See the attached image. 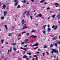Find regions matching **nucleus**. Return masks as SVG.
Returning a JSON list of instances; mask_svg holds the SVG:
<instances>
[{
	"label": "nucleus",
	"instance_id": "f257e3e1",
	"mask_svg": "<svg viewBox=\"0 0 60 60\" xmlns=\"http://www.w3.org/2000/svg\"><path fill=\"white\" fill-rule=\"evenodd\" d=\"M54 52L55 53H57V54H58V51L56 50V49H52V54H53Z\"/></svg>",
	"mask_w": 60,
	"mask_h": 60
},
{
	"label": "nucleus",
	"instance_id": "f03ea898",
	"mask_svg": "<svg viewBox=\"0 0 60 60\" xmlns=\"http://www.w3.org/2000/svg\"><path fill=\"white\" fill-rule=\"evenodd\" d=\"M3 8H2V9H4L6 7V5L5 4L3 5V6L2 7Z\"/></svg>",
	"mask_w": 60,
	"mask_h": 60
},
{
	"label": "nucleus",
	"instance_id": "7ed1b4c3",
	"mask_svg": "<svg viewBox=\"0 0 60 60\" xmlns=\"http://www.w3.org/2000/svg\"><path fill=\"white\" fill-rule=\"evenodd\" d=\"M26 25H24L23 28V29H25V28H28V27H26Z\"/></svg>",
	"mask_w": 60,
	"mask_h": 60
},
{
	"label": "nucleus",
	"instance_id": "20e7f679",
	"mask_svg": "<svg viewBox=\"0 0 60 60\" xmlns=\"http://www.w3.org/2000/svg\"><path fill=\"white\" fill-rule=\"evenodd\" d=\"M31 37H33V38H37V37L35 36H34V35L31 36Z\"/></svg>",
	"mask_w": 60,
	"mask_h": 60
},
{
	"label": "nucleus",
	"instance_id": "39448f33",
	"mask_svg": "<svg viewBox=\"0 0 60 60\" xmlns=\"http://www.w3.org/2000/svg\"><path fill=\"white\" fill-rule=\"evenodd\" d=\"M57 19H60V15H58V16H57Z\"/></svg>",
	"mask_w": 60,
	"mask_h": 60
},
{
	"label": "nucleus",
	"instance_id": "423d86ee",
	"mask_svg": "<svg viewBox=\"0 0 60 60\" xmlns=\"http://www.w3.org/2000/svg\"><path fill=\"white\" fill-rule=\"evenodd\" d=\"M55 5H56V7H58V6L59 5V4L57 3H55Z\"/></svg>",
	"mask_w": 60,
	"mask_h": 60
},
{
	"label": "nucleus",
	"instance_id": "0eeeda50",
	"mask_svg": "<svg viewBox=\"0 0 60 60\" xmlns=\"http://www.w3.org/2000/svg\"><path fill=\"white\" fill-rule=\"evenodd\" d=\"M22 25H23L24 24V23H25V22H24V20H22Z\"/></svg>",
	"mask_w": 60,
	"mask_h": 60
},
{
	"label": "nucleus",
	"instance_id": "6e6552de",
	"mask_svg": "<svg viewBox=\"0 0 60 60\" xmlns=\"http://www.w3.org/2000/svg\"><path fill=\"white\" fill-rule=\"evenodd\" d=\"M57 28V26H55V27L54 28V30H56V29Z\"/></svg>",
	"mask_w": 60,
	"mask_h": 60
},
{
	"label": "nucleus",
	"instance_id": "1a4fd4ad",
	"mask_svg": "<svg viewBox=\"0 0 60 60\" xmlns=\"http://www.w3.org/2000/svg\"><path fill=\"white\" fill-rule=\"evenodd\" d=\"M38 45V44L36 43V44L33 45V47H34V46H37Z\"/></svg>",
	"mask_w": 60,
	"mask_h": 60
},
{
	"label": "nucleus",
	"instance_id": "9d476101",
	"mask_svg": "<svg viewBox=\"0 0 60 60\" xmlns=\"http://www.w3.org/2000/svg\"><path fill=\"white\" fill-rule=\"evenodd\" d=\"M7 13V11H5L4 12V16H5L6 15V13Z\"/></svg>",
	"mask_w": 60,
	"mask_h": 60
},
{
	"label": "nucleus",
	"instance_id": "9b49d317",
	"mask_svg": "<svg viewBox=\"0 0 60 60\" xmlns=\"http://www.w3.org/2000/svg\"><path fill=\"white\" fill-rule=\"evenodd\" d=\"M23 57L24 58H26V57H27V56L24 55L23 56Z\"/></svg>",
	"mask_w": 60,
	"mask_h": 60
},
{
	"label": "nucleus",
	"instance_id": "f8f14e48",
	"mask_svg": "<svg viewBox=\"0 0 60 60\" xmlns=\"http://www.w3.org/2000/svg\"><path fill=\"white\" fill-rule=\"evenodd\" d=\"M11 45H16V43H13V44H11Z\"/></svg>",
	"mask_w": 60,
	"mask_h": 60
},
{
	"label": "nucleus",
	"instance_id": "ddd939ff",
	"mask_svg": "<svg viewBox=\"0 0 60 60\" xmlns=\"http://www.w3.org/2000/svg\"><path fill=\"white\" fill-rule=\"evenodd\" d=\"M38 15L40 17H41L42 16V15L41 14H39Z\"/></svg>",
	"mask_w": 60,
	"mask_h": 60
},
{
	"label": "nucleus",
	"instance_id": "4468645a",
	"mask_svg": "<svg viewBox=\"0 0 60 60\" xmlns=\"http://www.w3.org/2000/svg\"><path fill=\"white\" fill-rule=\"evenodd\" d=\"M48 31H50V30H51V29L49 27L48 29Z\"/></svg>",
	"mask_w": 60,
	"mask_h": 60
},
{
	"label": "nucleus",
	"instance_id": "2eb2a0df",
	"mask_svg": "<svg viewBox=\"0 0 60 60\" xmlns=\"http://www.w3.org/2000/svg\"><path fill=\"white\" fill-rule=\"evenodd\" d=\"M47 48V46L45 45L44 46V48Z\"/></svg>",
	"mask_w": 60,
	"mask_h": 60
},
{
	"label": "nucleus",
	"instance_id": "dca6fc26",
	"mask_svg": "<svg viewBox=\"0 0 60 60\" xmlns=\"http://www.w3.org/2000/svg\"><path fill=\"white\" fill-rule=\"evenodd\" d=\"M4 26L7 29V25H5Z\"/></svg>",
	"mask_w": 60,
	"mask_h": 60
},
{
	"label": "nucleus",
	"instance_id": "f3484780",
	"mask_svg": "<svg viewBox=\"0 0 60 60\" xmlns=\"http://www.w3.org/2000/svg\"><path fill=\"white\" fill-rule=\"evenodd\" d=\"M56 16V15H52V17L53 18V19H54L55 18V16Z\"/></svg>",
	"mask_w": 60,
	"mask_h": 60
},
{
	"label": "nucleus",
	"instance_id": "a211bd4d",
	"mask_svg": "<svg viewBox=\"0 0 60 60\" xmlns=\"http://www.w3.org/2000/svg\"><path fill=\"white\" fill-rule=\"evenodd\" d=\"M27 54H28L30 56V55H31V53L30 52H29L28 53H27Z\"/></svg>",
	"mask_w": 60,
	"mask_h": 60
},
{
	"label": "nucleus",
	"instance_id": "6ab92c4d",
	"mask_svg": "<svg viewBox=\"0 0 60 60\" xmlns=\"http://www.w3.org/2000/svg\"><path fill=\"white\" fill-rule=\"evenodd\" d=\"M44 1H45V0H41V1H40V3H42L44 2Z\"/></svg>",
	"mask_w": 60,
	"mask_h": 60
},
{
	"label": "nucleus",
	"instance_id": "aec40b11",
	"mask_svg": "<svg viewBox=\"0 0 60 60\" xmlns=\"http://www.w3.org/2000/svg\"><path fill=\"white\" fill-rule=\"evenodd\" d=\"M34 57H36V59L37 60H38V59H37V58H37V57L36 56V55H34Z\"/></svg>",
	"mask_w": 60,
	"mask_h": 60
},
{
	"label": "nucleus",
	"instance_id": "412c9836",
	"mask_svg": "<svg viewBox=\"0 0 60 60\" xmlns=\"http://www.w3.org/2000/svg\"><path fill=\"white\" fill-rule=\"evenodd\" d=\"M28 39H26V40L25 41V42H26V43H27V41H28Z\"/></svg>",
	"mask_w": 60,
	"mask_h": 60
},
{
	"label": "nucleus",
	"instance_id": "4be33fe9",
	"mask_svg": "<svg viewBox=\"0 0 60 60\" xmlns=\"http://www.w3.org/2000/svg\"><path fill=\"white\" fill-rule=\"evenodd\" d=\"M56 39V38H52V40H55Z\"/></svg>",
	"mask_w": 60,
	"mask_h": 60
},
{
	"label": "nucleus",
	"instance_id": "5701e85b",
	"mask_svg": "<svg viewBox=\"0 0 60 60\" xmlns=\"http://www.w3.org/2000/svg\"><path fill=\"white\" fill-rule=\"evenodd\" d=\"M14 51H16V48H14Z\"/></svg>",
	"mask_w": 60,
	"mask_h": 60
},
{
	"label": "nucleus",
	"instance_id": "b1692460",
	"mask_svg": "<svg viewBox=\"0 0 60 60\" xmlns=\"http://www.w3.org/2000/svg\"><path fill=\"white\" fill-rule=\"evenodd\" d=\"M18 4V2H17V3H15V6H16L17 5V4Z\"/></svg>",
	"mask_w": 60,
	"mask_h": 60
},
{
	"label": "nucleus",
	"instance_id": "393cba45",
	"mask_svg": "<svg viewBox=\"0 0 60 60\" xmlns=\"http://www.w3.org/2000/svg\"><path fill=\"white\" fill-rule=\"evenodd\" d=\"M11 49H12V48H11V47L10 49V52H11Z\"/></svg>",
	"mask_w": 60,
	"mask_h": 60
},
{
	"label": "nucleus",
	"instance_id": "a878e982",
	"mask_svg": "<svg viewBox=\"0 0 60 60\" xmlns=\"http://www.w3.org/2000/svg\"><path fill=\"white\" fill-rule=\"evenodd\" d=\"M29 12H27V16H28V14H29Z\"/></svg>",
	"mask_w": 60,
	"mask_h": 60
},
{
	"label": "nucleus",
	"instance_id": "bb28decb",
	"mask_svg": "<svg viewBox=\"0 0 60 60\" xmlns=\"http://www.w3.org/2000/svg\"><path fill=\"white\" fill-rule=\"evenodd\" d=\"M20 8V6H19V5H18V6L17 8Z\"/></svg>",
	"mask_w": 60,
	"mask_h": 60
},
{
	"label": "nucleus",
	"instance_id": "cd10ccee",
	"mask_svg": "<svg viewBox=\"0 0 60 60\" xmlns=\"http://www.w3.org/2000/svg\"><path fill=\"white\" fill-rule=\"evenodd\" d=\"M33 32H35V31L34 30H32L31 32V33H33Z\"/></svg>",
	"mask_w": 60,
	"mask_h": 60
},
{
	"label": "nucleus",
	"instance_id": "c85d7f7f",
	"mask_svg": "<svg viewBox=\"0 0 60 60\" xmlns=\"http://www.w3.org/2000/svg\"><path fill=\"white\" fill-rule=\"evenodd\" d=\"M52 46H53V45H50V47H52Z\"/></svg>",
	"mask_w": 60,
	"mask_h": 60
},
{
	"label": "nucleus",
	"instance_id": "c756f323",
	"mask_svg": "<svg viewBox=\"0 0 60 60\" xmlns=\"http://www.w3.org/2000/svg\"><path fill=\"white\" fill-rule=\"evenodd\" d=\"M43 33H44V34H45V31H43Z\"/></svg>",
	"mask_w": 60,
	"mask_h": 60
},
{
	"label": "nucleus",
	"instance_id": "7c9ffc66",
	"mask_svg": "<svg viewBox=\"0 0 60 60\" xmlns=\"http://www.w3.org/2000/svg\"><path fill=\"white\" fill-rule=\"evenodd\" d=\"M11 34H9L8 35L9 36H11Z\"/></svg>",
	"mask_w": 60,
	"mask_h": 60
},
{
	"label": "nucleus",
	"instance_id": "2f4dec72",
	"mask_svg": "<svg viewBox=\"0 0 60 60\" xmlns=\"http://www.w3.org/2000/svg\"><path fill=\"white\" fill-rule=\"evenodd\" d=\"M44 55H45V53H43L42 55L43 56H44Z\"/></svg>",
	"mask_w": 60,
	"mask_h": 60
},
{
	"label": "nucleus",
	"instance_id": "473e14b6",
	"mask_svg": "<svg viewBox=\"0 0 60 60\" xmlns=\"http://www.w3.org/2000/svg\"><path fill=\"white\" fill-rule=\"evenodd\" d=\"M27 34V36L29 35V33H27L26 34Z\"/></svg>",
	"mask_w": 60,
	"mask_h": 60
},
{
	"label": "nucleus",
	"instance_id": "72a5a7b5",
	"mask_svg": "<svg viewBox=\"0 0 60 60\" xmlns=\"http://www.w3.org/2000/svg\"><path fill=\"white\" fill-rule=\"evenodd\" d=\"M49 9H50V8H49L48 7V8H47V10H49Z\"/></svg>",
	"mask_w": 60,
	"mask_h": 60
},
{
	"label": "nucleus",
	"instance_id": "f704fd0d",
	"mask_svg": "<svg viewBox=\"0 0 60 60\" xmlns=\"http://www.w3.org/2000/svg\"><path fill=\"white\" fill-rule=\"evenodd\" d=\"M4 19V17H1V19Z\"/></svg>",
	"mask_w": 60,
	"mask_h": 60
},
{
	"label": "nucleus",
	"instance_id": "c9c22d12",
	"mask_svg": "<svg viewBox=\"0 0 60 60\" xmlns=\"http://www.w3.org/2000/svg\"><path fill=\"white\" fill-rule=\"evenodd\" d=\"M9 51H10V49H9L8 51V53H7V54L8 55H9Z\"/></svg>",
	"mask_w": 60,
	"mask_h": 60
},
{
	"label": "nucleus",
	"instance_id": "e433bc0d",
	"mask_svg": "<svg viewBox=\"0 0 60 60\" xmlns=\"http://www.w3.org/2000/svg\"><path fill=\"white\" fill-rule=\"evenodd\" d=\"M25 43V42H23L21 44L22 45H23V44H24Z\"/></svg>",
	"mask_w": 60,
	"mask_h": 60
},
{
	"label": "nucleus",
	"instance_id": "4c0bfd02",
	"mask_svg": "<svg viewBox=\"0 0 60 60\" xmlns=\"http://www.w3.org/2000/svg\"><path fill=\"white\" fill-rule=\"evenodd\" d=\"M1 42L2 43H3L4 42V41L3 40H1Z\"/></svg>",
	"mask_w": 60,
	"mask_h": 60
},
{
	"label": "nucleus",
	"instance_id": "58836bf2",
	"mask_svg": "<svg viewBox=\"0 0 60 60\" xmlns=\"http://www.w3.org/2000/svg\"><path fill=\"white\" fill-rule=\"evenodd\" d=\"M23 50H25V51H26V49H23Z\"/></svg>",
	"mask_w": 60,
	"mask_h": 60
},
{
	"label": "nucleus",
	"instance_id": "ea45409f",
	"mask_svg": "<svg viewBox=\"0 0 60 60\" xmlns=\"http://www.w3.org/2000/svg\"><path fill=\"white\" fill-rule=\"evenodd\" d=\"M26 33V32H23L22 33V34H24V33Z\"/></svg>",
	"mask_w": 60,
	"mask_h": 60
},
{
	"label": "nucleus",
	"instance_id": "a19ab883",
	"mask_svg": "<svg viewBox=\"0 0 60 60\" xmlns=\"http://www.w3.org/2000/svg\"><path fill=\"white\" fill-rule=\"evenodd\" d=\"M26 1L25 0H24L23 1L24 3H26Z\"/></svg>",
	"mask_w": 60,
	"mask_h": 60
},
{
	"label": "nucleus",
	"instance_id": "79ce46f5",
	"mask_svg": "<svg viewBox=\"0 0 60 60\" xmlns=\"http://www.w3.org/2000/svg\"><path fill=\"white\" fill-rule=\"evenodd\" d=\"M47 4V3H46V2L45 3H44V4Z\"/></svg>",
	"mask_w": 60,
	"mask_h": 60
},
{
	"label": "nucleus",
	"instance_id": "37998d69",
	"mask_svg": "<svg viewBox=\"0 0 60 60\" xmlns=\"http://www.w3.org/2000/svg\"><path fill=\"white\" fill-rule=\"evenodd\" d=\"M46 53H47V55H48V54H49V53H48V52H46Z\"/></svg>",
	"mask_w": 60,
	"mask_h": 60
},
{
	"label": "nucleus",
	"instance_id": "c03bdc74",
	"mask_svg": "<svg viewBox=\"0 0 60 60\" xmlns=\"http://www.w3.org/2000/svg\"><path fill=\"white\" fill-rule=\"evenodd\" d=\"M58 44H60V42H58Z\"/></svg>",
	"mask_w": 60,
	"mask_h": 60
},
{
	"label": "nucleus",
	"instance_id": "a18cd8bd",
	"mask_svg": "<svg viewBox=\"0 0 60 60\" xmlns=\"http://www.w3.org/2000/svg\"><path fill=\"white\" fill-rule=\"evenodd\" d=\"M30 18L31 19H32V16H30Z\"/></svg>",
	"mask_w": 60,
	"mask_h": 60
},
{
	"label": "nucleus",
	"instance_id": "49530a36",
	"mask_svg": "<svg viewBox=\"0 0 60 60\" xmlns=\"http://www.w3.org/2000/svg\"><path fill=\"white\" fill-rule=\"evenodd\" d=\"M46 25L45 26H44V28H45V27H46Z\"/></svg>",
	"mask_w": 60,
	"mask_h": 60
},
{
	"label": "nucleus",
	"instance_id": "de8ad7c7",
	"mask_svg": "<svg viewBox=\"0 0 60 60\" xmlns=\"http://www.w3.org/2000/svg\"><path fill=\"white\" fill-rule=\"evenodd\" d=\"M6 9H7V10H9V8H6Z\"/></svg>",
	"mask_w": 60,
	"mask_h": 60
},
{
	"label": "nucleus",
	"instance_id": "09e8293b",
	"mask_svg": "<svg viewBox=\"0 0 60 60\" xmlns=\"http://www.w3.org/2000/svg\"><path fill=\"white\" fill-rule=\"evenodd\" d=\"M55 27V26H52V28H54Z\"/></svg>",
	"mask_w": 60,
	"mask_h": 60
},
{
	"label": "nucleus",
	"instance_id": "8fccbe9b",
	"mask_svg": "<svg viewBox=\"0 0 60 60\" xmlns=\"http://www.w3.org/2000/svg\"><path fill=\"white\" fill-rule=\"evenodd\" d=\"M38 51H41V49H39L38 50Z\"/></svg>",
	"mask_w": 60,
	"mask_h": 60
},
{
	"label": "nucleus",
	"instance_id": "3c124183",
	"mask_svg": "<svg viewBox=\"0 0 60 60\" xmlns=\"http://www.w3.org/2000/svg\"><path fill=\"white\" fill-rule=\"evenodd\" d=\"M49 26H50V25H48V27H49Z\"/></svg>",
	"mask_w": 60,
	"mask_h": 60
},
{
	"label": "nucleus",
	"instance_id": "603ef678",
	"mask_svg": "<svg viewBox=\"0 0 60 60\" xmlns=\"http://www.w3.org/2000/svg\"><path fill=\"white\" fill-rule=\"evenodd\" d=\"M35 12V11L34 10L33 11V12Z\"/></svg>",
	"mask_w": 60,
	"mask_h": 60
},
{
	"label": "nucleus",
	"instance_id": "864d4df0",
	"mask_svg": "<svg viewBox=\"0 0 60 60\" xmlns=\"http://www.w3.org/2000/svg\"><path fill=\"white\" fill-rule=\"evenodd\" d=\"M7 59V58H5L4 59V60H6Z\"/></svg>",
	"mask_w": 60,
	"mask_h": 60
},
{
	"label": "nucleus",
	"instance_id": "5fc2aeb1",
	"mask_svg": "<svg viewBox=\"0 0 60 60\" xmlns=\"http://www.w3.org/2000/svg\"><path fill=\"white\" fill-rule=\"evenodd\" d=\"M17 0H15V2H17Z\"/></svg>",
	"mask_w": 60,
	"mask_h": 60
},
{
	"label": "nucleus",
	"instance_id": "6e6d98bb",
	"mask_svg": "<svg viewBox=\"0 0 60 60\" xmlns=\"http://www.w3.org/2000/svg\"><path fill=\"white\" fill-rule=\"evenodd\" d=\"M6 44H8V42H6Z\"/></svg>",
	"mask_w": 60,
	"mask_h": 60
},
{
	"label": "nucleus",
	"instance_id": "4d7b16f0",
	"mask_svg": "<svg viewBox=\"0 0 60 60\" xmlns=\"http://www.w3.org/2000/svg\"><path fill=\"white\" fill-rule=\"evenodd\" d=\"M55 46H57V43H56L55 44Z\"/></svg>",
	"mask_w": 60,
	"mask_h": 60
},
{
	"label": "nucleus",
	"instance_id": "13d9d810",
	"mask_svg": "<svg viewBox=\"0 0 60 60\" xmlns=\"http://www.w3.org/2000/svg\"><path fill=\"white\" fill-rule=\"evenodd\" d=\"M26 60H29V59H28V58H26Z\"/></svg>",
	"mask_w": 60,
	"mask_h": 60
},
{
	"label": "nucleus",
	"instance_id": "bf43d9fd",
	"mask_svg": "<svg viewBox=\"0 0 60 60\" xmlns=\"http://www.w3.org/2000/svg\"><path fill=\"white\" fill-rule=\"evenodd\" d=\"M31 1H32V2L34 1V0H31Z\"/></svg>",
	"mask_w": 60,
	"mask_h": 60
},
{
	"label": "nucleus",
	"instance_id": "052dcab7",
	"mask_svg": "<svg viewBox=\"0 0 60 60\" xmlns=\"http://www.w3.org/2000/svg\"><path fill=\"white\" fill-rule=\"evenodd\" d=\"M50 17H49L48 18V20H49V19H50Z\"/></svg>",
	"mask_w": 60,
	"mask_h": 60
},
{
	"label": "nucleus",
	"instance_id": "680f3d73",
	"mask_svg": "<svg viewBox=\"0 0 60 60\" xmlns=\"http://www.w3.org/2000/svg\"><path fill=\"white\" fill-rule=\"evenodd\" d=\"M21 49H23V48L22 47H21Z\"/></svg>",
	"mask_w": 60,
	"mask_h": 60
},
{
	"label": "nucleus",
	"instance_id": "e2e57ef3",
	"mask_svg": "<svg viewBox=\"0 0 60 60\" xmlns=\"http://www.w3.org/2000/svg\"><path fill=\"white\" fill-rule=\"evenodd\" d=\"M30 46H33V45H30Z\"/></svg>",
	"mask_w": 60,
	"mask_h": 60
},
{
	"label": "nucleus",
	"instance_id": "0e129e2a",
	"mask_svg": "<svg viewBox=\"0 0 60 60\" xmlns=\"http://www.w3.org/2000/svg\"><path fill=\"white\" fill-rule=\"evenodd\" d=\"M42 8H45V7H42Z\"/></svg>",
	"mask_w": 60,
	"mask_h": 60
},
{
	"label": "nucleus",
	"instance_id": "69168bd1",
	"mask_svg": "<svg viewBox=\"0 0 60 60\" xmlns=\"http://www.w3.org/2000/svg\"><path fill=\"white\" fill-rule=\"evenodd\" d=\"M27 45H25L24 46V47H27Z\"/></svg>",
	"mask_w": 60,
	"mask_h": 60
},
{
	"label": "nucleus",
	"instance_id": "338daca9",
	"mask_svg": "<svg viewBox=\"0 0 60 60\" xmlns=\"http://www.w3.org/2000/svg\"><path fill=\"white\" fill-rule=\"evenodd\" d=\"M37 48H38V47H37L35 48L34 49H37Z\"/></svg>",
	"mask_w": 60,
	"mask_h": 60
},
{
	"label": "nucleus",
	"instance_id": "774afa93",
	"mask_svg": "<svg viewBox=\"0 0 60 60\" xmlns=\"http://www.w3.org/2000/svg\"><path fill=\"white\" fill-rule=\"evenodd\" d=\"M36 26H38V24H36Z\"/></svg>",
	"mask_w": 60,
	"mask_h": 60
}]
</instances>
